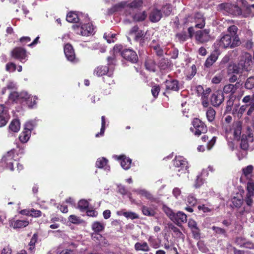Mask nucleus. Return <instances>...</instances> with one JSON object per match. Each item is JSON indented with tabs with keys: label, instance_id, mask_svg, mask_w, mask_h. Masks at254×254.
<instances>
[{
	"label": "nucleus",
	"instance_id": "obj_5",
	"mask_svg": "<svg viewBox=\"0 0 254 254\" xmlns=\"http://www.w3.org/2000/svg\"><path fill=\"white\" fill-rule=\"evenodd\" d=\"M252 57L248 53H244L241 57L239 64L244 69L249 70L253 64Z\"/></svg>",
	"mask_w": 254,
	"mask_h": 254
},
{
	"label": "nucleus",
	"instance_id": "obj_13",
	"mask_svg": "<svg viewBox=\"0 0 254 254\" xmlns=\"http://www.w3.org/2000/svg\"><path fill=\"white\" fill-rule=\"evenodd\" d=\"M94 74L98 77L107 74L108 76L111 77L113 73L109 71V67L107 66H98L94 70Z\"/></svg>",
	"mask_w": 254,
	"mask_h": 254
},
{
	"label": "nucleus",
	"instance_id": "obj_28",
	"mask_svg": "<svg viewBox=\"0 0 254 254\" xmlns=\"http://www.w3.org/2000/svg\"><path fill=\"white\" fill-rule=\"evenodd\" d=\"M147 16V14L145 11L142 12H137L132 16L133 20L135 21H142L145 20Z\"/></svg>",
	"mask_w": 254,
	"mask_h": 254
},
{
	"label": "nucleus",
	"instance_id": "obj_60",
	"mask_svg": "<svg viewBox=\"0 0 254 254\" xmlns=\"http://www.w3.org/2000/svg\"><path fill=\"white\" fill-rule=\"evenodd\" d=\"M204 183V180L200 176H198L195 180L194 187L197 188L201 186Z\"/></svg>",
	"mask_w": 254,
	"mask_h": 254
},
{
	"label": "nucleus",
	"instance_id": "obj_50",
	"mask_svg": "<svg viewBox=\"0 0 254 254\" xmlns=\"http://www.w3.org/2000/svg\"><path fill=\"white\" fill-rule=\"evenodd\" d=\"M247 192L246 194H250L254 195V183L252 182H249L247 184Z\"/></svg>",
	"mask_w": 254,
	"mask_h": 254
},
{
	"label": "nucleus",
	"instance_id": "obj_31",
	"mask_svg": "<svg viewBox=\"0 0 254 254\" xmlns=\"http://www.w3.org/2000/svg\"><path fill=\"white\" fill-rule=\"evenodd\" d=\"M20 123L19 120H13L9 125V129L13 132H17L20 129Z\"/></svg>",
	"mask_w": 254,
	"mask_h": 254
},
{
	"label": "nucleus",
	"instance_id": "obj_61",
	"mask_svg": "<svg viewBox=\"0 0 254 254\" xmlns=\"http://www.w3.org/2000/svg\"><path fill=\"white\" fill-rule=\"evenodd\" d=\"M69 221L74 224H78L80 222L79 217L74 215H71L69 217Z\"/></svg>",
	"mask_w": 254,
	"mask_h": 254
},
{
	"label": "nucleus",
	"instance_id": "obj_17",
	"mask_svg": "<svg viewBox=\"0 0 254 254\" xmlns=\"http://www.w3.org/2000/svg\"><path fill=\"white\" fill-rule=\"evenodd\" d=\"M162 16L161 11L158 9H153L149 15V20L152 22H157L159 21Z\"/></svg>",
	"mask_w": 254,
	"mask_h": 254
},
{
	"label": "nucleus",
	"instance_id": "obj_23",
	"mask_svg": "<svg viewBox=\"0 0 254 254\" xmlns=\"http://www.w3.org/2000/svg\"><path fill=\"white\" fill-rule=\"evenodd\" d=\"M108 160L102 157L97 159L96 165L98 168H104L105 170H109L110 167L107 165Z\"/></svg>",
	"mask_w": 254,
	"mask_h": 254
},
{
	"label": "nucleus",
	"instance_id": "obj_35",
	"mask_svg": "<svg viewBox=\"0 0 254 254\" xmlns=\"http://www.w3.org/2000/svg\"><path fill=\"white\" fill-rule=\"evenodd\" d=\"M215 111L211 108H209L206 113V115L208 121L210 122H212L215 117Z\"/></svg>",
	"mask_w": 254,
	"mask_h": 254
},
{
	"label": "nucleus",
	"instance_id": "obj_44",
	"mask_svg": "<svg viewBox=\"0 0 254 254\" xmlns=\"http://www.w3.org/2000/svg\"><path fill=\"white\" fill-rule=\"evenodd\" d=\"M254 195L253 194H246V197L245 199H244V201L246 202L247 205L251 207L252 206L253 203H254V200H253Z\"/></svg>",
	"mask_w": 254,
	"mask_h": 254
},
{
	"label": "nucleus",
	"instance_id": "obj_8",
	"mask_svg": "<svg viewBox=\"0 0 254 254\" xmlns=\"http://www.w3.org/2000/svg\"><path fill=\"white\" fill-rule=\"evenodd\" d=\"M121 56L126 60L135 63L138 60V57L136 53L130 49H124L121 52Z\"/></svg>",
	"mask_w": 254,
	"mask_h": 254
},
{
	"label": "nucleus",
	"instance_id": "obj_63",
	"mask_svg": "<svg viewBox=\"0 0 254 254\" xmlns=\"http://www.w3.org/2000/svg\"><path fill=\"white\" fill-rule=\"evenodd\" d=\"M30 216L35 217H39L41 215V212L40 210L32 209L30 210Z\"/></svg>",
	"mask_w": 254,
	"mask_h": 254
},
{
	"label": "nucleus",
	"instance_id": "obj_34",
	"mask_svg": "<svg viewBox=\"0 0 254 254\" xmlns=\"http://www.w3.org/2000/svg\"><path fill=\"white\" fill-rule=\"evenodd\" d=\"M145 65L147 69L151 71H155L156 65L154 61L151 59L147 60L145 63Z\"/></svg>",
	"mask_w": 254,
	"mask_h": 254
},
{
	"label": "nucleus",
	"instance_id": "obj_27",
	"mask_svg": "<svg viewBox=\"0 0 254 254\" xmlns=\"http://www.w3.org/2000/svg\"><path fill=\"white\" fill-rule=\"evenodd\" d=\"M134 249L136 251H142L143 252H148L150 250V248L146 242L142 243L137 242L135 243Z\"/></svg>",
	"mask_w": 254,
	"mask_h": 254
},
{
	"label": "nucleus",
	"instance_id": "obj_32",
	"mask_svg": "<svg viewBox=\"0 0 254 254\" xmlns=\"http://www.w3.org/2000/svg\"><path fill=\"white\" fill-rule=\"evenodd\" d=\"M31 132L29 130H25L22 132L19 136V140L22 143L26 142L29 139Z\"/></svg>",
	"mask_w": 254,
	"mask_h": 254
},
{
	"label": "nucleus",
	"instance_id": "obj_58",
	"mask_svg": "<svg viewBox=\"0 0 254 254\" xmlns=\"http://www.w3.org/2000/svg\"><path fill=\"white\" fill-rule=\"evenodd\" d=\"M191 232L193 235V237L195 239H199L200 238V230L198 227L195 229H191Z\"/></svg>",
	"mask_w": 254,
	"mask_h": 254
},
{
	"label": "nucleus",
	"instance_id": "obj_15",
	"mask_svg": "<svg viewBox=\"0 0 254 254\" xmlns=\"http://www.w3.org/2000/svg\"><path fill=\"white\" fill-rule=\"evenodd\" d=\"M242 102L245 104L246 108H249L247 113V115L251 116L254 111V100H251L250 95H247L243 98Z\"/></svg>",
	"mask_w": 254,
	"mask_h": 254
},
{
	"label": "nucleus",
	"instance_id": "obj_41",
	"mask_svg": "<svg viewBox=\"0 0 254 254\" xmlns=\"http://www.w3.org/2000/svg\"><path fill=\"white\" fill-rule=\"evenodd\" d=\"M89 206V202L85 199H81L78 202V207L81 210L86 209Z\"/></svg>",
	"mask_w": 254,
	"mask_h": 254
},
{
	"label": "nucleus",
	"instance_id": "obj_53",
	"mask_svg": "<svg viewBox=\"0 0 254 254\" xmlns=\"http://www.w3.org/2000/svg\"><path fill=\"white\" fill-rule=\"evenodd\" d=\"M212 229L217 234L223 235L224 236L226 235V231L225 229L220 227L213 226Z\"/></svg>",
	"mask_w": 254,
	"mask_h": 254
},
{
	"label": "nucleus",
	"instance_id": "obj_9",
	"mask_svg": "<svg viewBox=\"0 0 254 254\" xmlns=\"http://www.w3.org/2000/svg\"><path fill=\"white\" fill-rule=\"evenodd\" d=\"M11 56L13 58L19 60L21 62L27 57L26 51L23 48L17 47L14 48L11 52Z\"/></svg>",
	"mask_w": 254,
	"mask_h": 254
},
{
	"label": "nucleus",
	"instance_id": "obj_3",
	"mask_svg": "<svg viewBox=\"0 0 254 254\" xmlns=\"http://www.w3.org/2000/svg\"><path fill=\"white\" fill-rule=\"evenodd\" d=\"M173 165L175 166V171L178 172L185 173L188 169V162L185 158L182 156L176 157L173 161Z\"/></svg>",
	"mask_w": 254,
	"mask_h": 254
},
{
	"label": "nucleus",
	"instance_id": "obj_48",
	"mask_svg": "<svg viewBox=\"0 0 254 254\" xmlns=\"http://www.w3.org/2000/svg\"><path fill=\"white\" fill-rule=\"evenodd\" d=\"M223 77L222 73H218L212 78L211 82L214 84H218L221 81Z\"/></svg>",
	"mask_w": 254,
	"mask_h": 254
},
{
	"label": "nucleus",
	"instance_id": "obj_38",
	"mask_svg": "<svg viewBox=\"0 0 254 254\" xmlns=\"http://www.w3.org/2000/svg\"><path fill=\"white\" fill-rule=\"evenodd\" d=\"M245 86L248 89H252L254 87V76H251L246 80Z\"/></svg>",
	"mask_w": 254,
	"mask_h": 254
},
{
	"label": "nucleus",
	"instance_id": "obj_30",
	"mask_svg": "<svg viewBox=\"0 0 254 254\" xmlns=\"http://www.w3.org/2000/svg\"><path fill=\"white\" fill-rule=\"evenodd\" d=\"M66 20L71 23H77L79 21V18L76 13L70 12L67 14Z\"/></svg>",
	"mask_w": 254,
	"mask_h": 254
},
{
	"label": "nucleus",
	"instance_id": "obj_10",
	"mask_svg": "<svg viewBox=\"0 0 254 254\" xmlns=\"http://www.w3.org/2000/svg\"><path fill=\"white\" fill-rule=\"evenodd\" d=\"M172 221L178 226H180L183 223L187 222V216L185 213L179 211L177 213H175Z\"/></svg>",
	"mask_w": 254,
	"mask_h": 254
},
{
	"label": "nucleus",
	"instance_id": "obj_37",
	"mask_svg": "<svg viewBox=\"0 0 254 254\" xmlns=\"http://www.w3.org/2000/svg\"><path fill=\"white\" fill-rule=\"evenodd\" d=\"M236 87L233 84H228L225 85L223 88V91L225 93H234L236 91Z\"/></svg>",
	"mask_w": 254,
	"mask_h": 254
},
{
	"label": "nucleus",
	"instance_id": "obj_57",
	"mask_svg": "<svg viewBox=\"0 0 254 254\" xmlns=\"http://www.w3.org/2000/svg\"><path fill=\"white\" fill-rule=\"evenodd\" d=\"M16 85L15 83H14L13 82H9L7 83V84L6 85V87L2 89V94H4L6 89H15L16 88Z\"/></svg>",
	"mask_w": 254,
	"mask_h": 254
},
{
	"label": "nucleus",
	"instance_id": "obj_49",
	"mask_svg": "<svg viewBox=\"0 0 254 254\" xmlns=\"http://www.w3.org/2000/svg\"><path fill=\"white\" fill-rule=\"evenodd\" d=\"M254 167L250 165L243 169V172L246 177H248L253 171Z\"/></svg>",
	"mask_w": 254,
	"mask_h": 254
},
{
	"label": "nucleus",
	"instance_id": "obj_4",
	"mask_svg": "<svg viewBox=\"0 0 254 254\" xmlns=\"http://www.w3.org/2000/svg\"><path fill=\"white\" fill-rule=\"evenodd\" d=\"M73 28L76 31L77 34L79 33L82 36H88L91 34L94 30L93 25L91 23L82 25L80 27L77 25H73Z\"/></svg>",
	"mask_w": 254,
	"mask_h": 254
},
{
	"label": "nucleus",
	"instance_id": "obj_42",
	"mask_svg": "<svg viewBox=\"0 0 254 254\" xmlns=\"http://www.w3.org/2000/svg\"><path fill=\"white\" fill-rule=\"evenodd\" d=\"M240 146L241 148L244 150H246L249 148V145L248 143V141L247 140V138H246V135L244 136V135H243L241 139Z\"/></svg>",
	"mask_w": 254,
	"mask_h": 254
},
{
	"label": "nucleus",
	"instance_id": "obj_62",
	"mask_svg": "<svg viewBox=\"0 0 254 254\" xmlns=\"http://www.w3.org/2000/svg\"><path fill=\"white\" fill-rule=\"evenodd\" d=\"M202 104L204 107H207L209 105V102L207 100V93H203L202 96Z\"/></svg>",
	"mask_w": 254,
	"mask_h": 254
},
{
	"label": "nucleus",
	"instance_id": "obj_11",
	"mask_svg": "<svg viewBox=\"0 0 254 254\" xmlns=\"http://www.w3.org/2000/svg\"><path fill=\"white\" fill-rule=\"evenodd\" d=\"M223 94L220 91L214 93L211 97V103L213 106H219L224 101Z\"/></svg>",
	"mask_w": 254,
	"mask_h": 254
},
{
	"label": "nucleus",
	"instance_id": "obj_40",
	"mask_svg": "<svg viewBox=\"0 0 254 254\" xmlns=\"http://www.w3.org/2000/svg\"><path fill=\"white\" fill-rule=\"evenodd\" d=\"M162 210L163 212L172 220V219L173 218V216L175 215V213L173 212V210L165 205L162 206Z\"/></svg>",
	"mask_w": 254,
	"mask_h": 254
},
{
	"label": "nucleus",
	"instance_id": "obj_33",
	"mask_svg": "<svg viewBox=\"0 0 254 254\" xmlns=\"http://www.w3.org/2000/svg\"><path fill=\"white\" fill-rule=\"evenodd\" d=\"M244 202V199L242 198H238L234 197L232 199V207L236 208H240Z\"/></svg>",
	"mask_w": 254,
	"mask_h": 254
},
{
	"label": "nucleus",
	"instance_id": "obj_45",
	"mask_svg": "<svg viewBox=\"0 0 254 254\" xmlns=\"http://www.w3.org/2000/svg\"><path fill=\"white\" fill-rule=\"evenodd\" d=\"M235 242L237 245H239L240 247L243 246L245 247H247V246H246V244H249L250 245H252V246L249 247V248H251L253 247V245L250 243H245V240L244 238L242 237H237L236 239Z\"/></svg>",
	"mask_w": 254,
	"mask_h": 254
},
{
	"label": "nucleus",
	"instance_id": "obj_22",
	"mask_svg": "<svg viewBox=\"0 0 254 254\" xmlns=\"http://www.w3.org/2000/svg\"><path fill=\"white\" fill-rule=\"evenodd\" d=\"M105 227V224L104 223L95 221L92 223L91 228L94 232L98 234L102 232L104 230Z\"/></svg>",
	"mask_w": 254,
	"mask_h": 254
},
{
	"label": "nucleus",
	"instance_id": "obj_21",
	"mask_svg": "<svg viewBox=\"0 0 254 254\" xmlns=\"http://www.w3.org/2000/svg\"><path fill=\"white\" fill-rule=\"evenodd\" d=\"M132 191L139 194L141 196H143L145 198L153 200L154 199L153 195L147 190L145 189H133Z\"/></svg>",
	"mask_w": 254,
	"mask_h": 254
},
{
	"label": "nucleus",
	"instance_id": "obj_36",
	"mask_svg": "<svg viewBox=\"0 0 254 254\" xmlns=\"http://www.w3.org/2000/svg\"><path fill=\"white\" fill-rule=\"evenodd\" d=\"M142 4V0H134L130 3H127V6L131 8H138L141 7Z\"/></svg>",
	"mask_w": 254,
	"mask_h": 254
},
{
	"label": "nucleus",
	"instance_id": "obj_18",
	"mask_svg": "<svg viewBox=\"0 0 254 254\" xmlns=\"http://www.w3.org/2000/svg\"><path fill=\"white\" fill-rule=\"evenodd\" d=\"M121 161V165L123 169L127 170L130 167L131 160L124 155L116 156Z\"/></svg>",
	"mask_w": 254,
	"mask_h": 254
},
{
	"label": "nucleus",
	"instance_id": "obj_39",
	"mask_svg": "<svg viewBox=\"0 0 254 254\" xmlns=\"http://www.w3.org/2000/svg\"><path fill=\"white\" fill-rule=\"evenodd\" d=\"M8 98L9 100L12 102H20L19 93L15 91L11 92Z\"/></svg>",
	"mask_w": 254,
	"mask_h": 254
},
{
	"label": "nucleus",
	"instance_id": "obj_54",
	"mask_svg": "<svg viewBox=\"0 0 254 254\" xmlns=\"http://www.w3.org/2000/svg\"><path fill=\"white\" fill-rule=\"evenodd\" d=\"M172 7L170 4H166L162 7V11L165 15H169L172 11Z\"/></svg>",
	"mask_w": 254,
	"mask_h": 254
},
{
	"label": "nucleus",
	"instance_id": "obj_52",
	"mask_svg": "<svg viewBox=\"0 0 254 254\" xmlns=\"http://www.w3.org/2000/svg\"><path fill=\"white\" fill-rule=\"evenodd\" d=\"M246 109L247 108L245 105L241 106L238 110L236 109L235 111L237 112L238 117L241 118L243 114L246 112Z\"/></svg>",
	"mask_w": 254,
	"mask_h": 254
},
{
	"label": "nucleus",
	"instance_id": "obj_26",
	"mask_svg": "<svg viewBox=\"0 0 254 254\" xmlns=\"http://www.w3.org/2000/svg\"><path fill=\"white\" fill-rule=\"evenodd\" d=\"M195 27L198 28H202L205 26V20L202 15L200 13H197L195 16Z\"/></svg>",
	"mask_w": 254,
	"mask_h": 254
},
{
	"label": "nucleus",
	"instance_id": "obj_19",
	"mask_svg": "<svg viewBox=\"0 0 254 254\" xmlns=\"http://www.w3.org/2000/svg\"><path fill=\"white\" fill-rule=\"evenodd\" d=\"M19 98L20 102L26 101L27 100H29L30 99H31V103L29 105V106L31 107H32L35 104H36V100L37 99L35 96H34L33 98L32 97H30V95H29L26 92L24 91L21 92L19 93Z\"/></svg>",
	"mask_w": 254,
	"mask_h": 254
},
{
	"label": "nucleus",
	"instance_id": "obj_47",
	"mask_svg": "<svg viewBox=\"0 0 254 254\" xmlns=\"http://www.w3.org/2000/svg\"><path fill=\"white\" fill-rule=\"evenodd\" d=\"M142 211L144 215L146 216H153L154 211L146 206H142Z\"/></svg>",
	"mask_w": 254,
	"mask_h": 254
},
{
	"label": "nucleus",
	"instance_id": "obj_25",
	"mask_svg": "<svg viewBox=\"0 0 254 254\" xmlns=\"http://www.w3.org/2000/svg\"><path fill=\"white\" fill-rule=\"evenodd\" d=\"M29 224V222L27 220H17L11 222V225L13 228H22L25 227Z\"/></svg>",
	"mask_w": 254,
	"mask_h": 254
},
{
	"label": "nucleus",
	"instance_id": "obj_55",
	"mask_svg": "<svg viewBox=\"0 0 254 254\" xmlns=\"http://www.w3.org/2000/svg\"><path fill=\"white\" fill-rule=\"evenodd\" d=\"M187 202L190 205L194 206L196 204L197 199L193 196L190 195L187 198Z\"/></svg>",
	"mask_w": 254,
	"mask_h": 254
},
{
	"label": "nucleus",
	"instance_id": "obj_46",
	"mask_svg": "<svg viewBox=\"0 0 254 254\" xmlns=\"http://www.w3.org/2000/svg\"><path fill=\"white\" fill-rule=\"evenodd\" d=\"M242 127L241 126H237L233 131L234 138L235 139H239L241 134Z\"/></svg>",
	"mask_w": 254,
	"mask_h": 254
},
{
	"label": "nucleus",
	"instance_id": "obj_24",
	"mask_svg": "<svg viewBox=\"0 0 254 254\" xmlns=\"http://www.w3.org/2000/svg\"><path fill=\"white\" fill-rule=\"evenodd\" d=\"M171 64L170 61L166 59H161L158 63V67L161 70H167L170 68Z\"/></svg>",
	"mask_w": 254,
	"mask_h": 254
},
{
	"label": "nucleus",
	"instance_id": "obj_7",
	"mask_svg": "<svg viewBox=\"0 0 254 254\" xmlns=\"http://www.w3.org/2000/svg\"><path fill=\"white\" fill-rule=\"evenodd\" d=\"M209 33L210 30L207 29L197 31L195 36L196 40L200 43L208 42L210 39Z\"/></svg>",
	"mask_w": 254,
	"mask_h": 254
},
{
	"label": "nucleus",
	"instance_id": "obj_1",
	"mask_svg": "<svg viewBox=\"0 0 254 254\" xmlns=\"http://www.w3.org/2000/svg\"><path fill=\"white\" fill-rule=\"evenodd\" d=\"M238 27L236 25L229 26L227 31L229 34H224L219 40L216 41L215 44L218 48H233L241 44L240 38L237 35Z\"/></svg>",
	"mask_w": 254,
	"mask_h": 254
},
{
	"label": "nucleus",
	"instance_id": "obj_43",
	"mask_svg": "<svg viewBox=\"0 0 254 254\" xmlns=\"http://www.w3.org/2000/svg\"><path fill=\"white\" fill-rule=\"evenodd\" d=\"M122 214L126 218H129L131 219H134L138 218V216L137 214L131 211L122 212Z\"/></svg>",
	"mask_w": 254,
	"mask_h": 254
},
{
	"label": "nucleus",
	"instance_id": "obj_2",
	"mask_svg": "<svg viewBox=\"0 0 254 254\" xmlns=\"http://www.w3.org/2000/svg\"><path fill=\"white\" fill-rule=\"evenodd\" d=\"M193 128H190V130L195 135L199 136L201 133H205L207 130V127L204 124L198 119H194L192 121Z\"/></svg>",
	"mask_w": 254,
	"mask_h": 254
},
{
	"label": "nucleus",
	"instance_id": "obj_56",
	"mask_svg": "<svg viewBox=\"0 0 254 254\" xmlns=\"http://www.w3.org/2000/svg\"><path fill=\"white\" fill-rule=\"evenodd\" d=\"M160 90V87L159 85H155L151 89V93L152 95L155 97H157Z\"/></svg>",
	"mask_w": 254,
	"mask_h": 254
},
{
	"label": "nucleus",
	"instance_id": "obj_59",
	"mask_svg": "<svg viewBox=\"0 0 254 254\" xmlns=\"http://www.w3.org/2000/svg\"><path fill=\"white\" fill-rule=\"evenodd\" d=\"M15 69L16 65L12 63H8L6 65V70L9 72L14 71Z\"/></svg>",
	"mask_w": 254,
	"mask_h": 254
},
{
	"label": "nucleus",
	"instance_id": "obj_51",
	"mask_svg": "<svg viewBox=\"0 0 254 254\" xmlns=\"http://www.w3.org/2000/svg\"><path fill=\"white\" fill-rule=\"evenodd\" d=\"M35 126V124L33 121H29L27 122L25 125L24 127L25 130H29L31 132V130H32L34 127Z\"/></svg>",
	"mask_w": 254,
	"mask_h": 254
},
{
	"label": "nucleus",
	"instance_id": "obj_64",
	"mask_svg": "<svg viewBox=\"0 0 254 254\" xmlns=\"http://www.w3.org/2000/svg\"><path fill=\"white\" fill-rule=\"evenodd\" d=\"M188 226L191 230L198 227L196 222L192 219H190L189 220Z\"/></svg>",
	"mask_w": 254,
	"mask_h": 254
},
{
	"label": "nucleus",
	"instance_id": "obj_20",
	"mask_svg": "<svg viewBox=\"0 0 254 254\" xmlns=\"http://www.w3.org/2000/svg\"><path fill=\"white\" fill-rule=\"evenodd\" d=\"M166 90L178 91L179 89L178 81L177 80H167L165 82Z\"/></svg>",
	"mask_w": 254,
	"mask_h": 254
},
{
	"label": "nucleus",
	"instance_id": "obj_12",
	"mask_svg": "<svg viewBox=\"0 0 254 254\" xmlns=\"http://www.w3.org/2000/svg\"><path fill=\"white\" fill-rule=\"evenodd\" d=\"M64 53L67 60L72 62L76 61L74 51L71 45L67 44L64 46Z\"/></svg>",
	"mask_w": 254,
	"mask_h": 254
},
{
	"label": "nucleus",
	"instance_id": "obj_14",
	"mask_svg": "<svg viewBox=\"0 0 254 254\" xmlns=\"http://www.w3.org/2000/svg\"><path fill=\"white\" fill-rule=\"evenodd\" d=\"M9 120L7 110L3 105H0V127L4 126Z\"/></svg>",
	"mask_w": 254,
	"mask_h": 254
},
{
	"label": "nucleus",
	"instance_id": "obj_16",
	"mask_svg": "<svg viewBox=\"0 0 254 254\" xmlns=\"http://www.w3.org/2000/svg\"><path fill=\"white\" fill-rule=\"evenodd\" d=\"M126 6H127V2L125 1L120 2L109 8L108 13L109 14H112L115 12H120Z\"/></svg>",
	"mask_w": 254,
	"mask_h": 254
},
{
	"label": "nucleus",
	"instance_id": "obj_6",
	"mask_svg": "<svg viewBox=\"0 0 254 254\" xmlns=\"http://www.w3.org/2000/svg\"><path fill=\"white\" fill-rule=\"evenodd\" d=\"M14 154L12 151L7 152L2 158V163L6 164V168L11 171H14L13 163L15 162Z\"/></svg>",
	"mask_w": 254,
	"mask_h": 254
},
{
	"label": "nucleus",
	"instance_id": "obj_29",
	"mask_svg": "<svg viewBox=\"0 0 254 254\" xmlns=\"http://www.w3.org/2000/svg\"><path fill=\"white\" fill-rule=\"evenodd\" d=\"M218 59V56L217 54H211L205 62V65L207 67L211 66Z\"/></svg>",
	"mask_w": 254,
	"mask_h": 254
}]
</instances>
